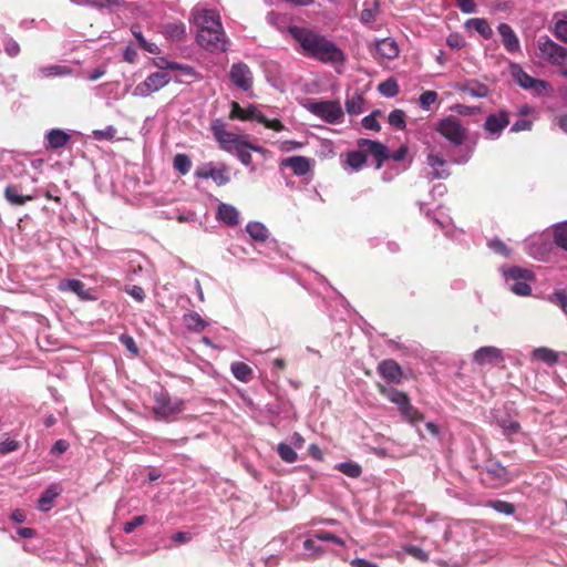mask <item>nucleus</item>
I'll return each instance as SVG.
<instances>
[{
	"label": "nucleus",
	"instance_id": "obj_1",
	"mask_svg": "<svg viewBox=\"0 0 567 567\" xmlns=\"http://www.w3.org/2000/svg\"><path fill=\"white\" fill-rule=\"evenodd\" d=\"M289 33L298 42L301 52L324 63L342 64L343 52L326 37L302 27H290Z\"/></svg>",
	"mask_w": 567,
	"mask_h": 567
},
{
	"label": "nucleus",
	"instance_id": "obj_2",
	"mask_svg": "<svg viewBox=\"0 0 567 567\" xmlns=\"http://www.w3.org/2000/svg\"><path fill=\"white\" fill-rule=\"evenodd\" d=\"M302 106L320 120L338 124L342 122L343 110L338 101H320L308 99L302 103Z\"/></svg>",
	"mask_w": 567,
	"mask_h": 567
},
{
	"label": "nucleus",
	"instance_id": "obj_3",
	"mask_svg": "<svg viewBox=\"0 0 567 567\" xmlns=\"http://www.w3.org/2000/svg\"><path fill=\"white\" fill-rule=\"evenodd\" d=\"M230 118L257 121L258 123L264 124L267 128L276 132H280L285 128L284 124L279 120H268L256 105L241 107L238 103L234 102L231 104Z\"/></svg>",
	"mask_w": 567,
	"mask_h": 567
},
{
	"label": "nucleus",
	"instance_id": "obj_4",
	"mask_svg": "<svg viewBox=\"0 0 567 567\" xmlns=\"http://www.w3.org/2000/svg\"><path fill=\"white\" fill-rule=\"evenodd\" d=\"M503 274L511 291L522 297L530 295L532 288L529 281L534 279V275L530 270L519 267H509L504 269Z\"/></svg>",
	"mask_w": 567,
	"mask_h": 567
},
{
	"label": "nucleus",
	"instance_id": "obj_5",
	"mask_svg": "<svg viewBox=\"0 0 567 567\" xmlns=\"http://www.w3.org/2000/svg\"><path fill=\"white\" fill-rule=\"evenodd\" d=\"M332 546H343V540L324 530L315 532L303 542V548L309 556H318L332 548Z\"/></svg>",
	"mask_w": 567,
	"mask_h": 567
},
{
	"label": "nucleus",
	"instance_id": "obj_6",
	"mask_svg": "<svg viewBox=\"0 0 567 567\" xmlns=\"http://www.w3.org/2000/svg\"><path fill=\"white\" fill-rule=\"evenodd\" d=\"M436 131L455 146L463 144L467 135L466 128L455 116H447L440 121Z\"/></svg>",
	"mask_w": 567,
	"mask_h": 567
},
{
	"label": "nucleus",
	"instance_id": "obj_7",
	"mask_svg": "<svg viewBox=\"0 0 567 567\" xmlns=\"http://www.w3.org/2000/svg\"><path fill=\"white\" fill-rule=\"evenodd\" d=\"M184 410V402L177 398H171L164 392L155 394L153 411L157 419L166 420Z\"/></svg>",
	"mask_w": 567,
	"mask_h": 567
},
{
	"label": "nucleus",
	"instance_id": "obj_8",
	"mask_svg": "<svg viewBox=\"0 0 567 567\" xmlns=\"http://www.w3.org/2000/svg\"><path fill=\"white\" fill-rule=\"evenodd\" d=\"M537 49L543 60L559 66L567 64V48L559 45L549 38L539 40Z\"/></svg>",
	"mask_w": 567,
	"mask_h": 567
},
{
	"label": "nucleus",
	"instance_id": "obj_9",
	"mask_svg": "<svg viewBox=\"0 0 567 567\" xmlns=\"http://www.w3.org/2000/svg\"><path fill=\"white\" fill-rule=\"evenodd\" d=\"M210 128L220 147L227 152H233L235 148L240 147L245 141L243 136L226 131L225 123L219 118L212 122Z\"/></svg>",
	"mask_w": 567,
	"mask_h": 567
},
{
	"label": "nucleus",
	"instance_id": "obj_10",
	"mask_svg": "<svg viewBox=\"0 0 567 567\" xmlns=\"http://www.w3.org/2000/svg\"><path fill=\"white\" fill-rule=\"evenodd\" d=\"M171 82V78L165 72L151 73L146 79L138 83L134 90L133 95L138 97H146L151 94L165 87Z\"/></svg>",
	"mask_w": 567,
	"mask_h": 567
},
{
	"label": "nucleus",
	"instance_id": "obj_11",
	"mask_svg": "<svg viewBox=\"0 0 567 567\" xmlns=\"http://www.w3.org/2000/svg\"><path fill=\"white\" fill-rule=\"evenodd\" d=\"M197 42L210 52L225 51L227 41L224 30L198 29Z\"/></svg>",
	"mask_w": 567,
	"mask_h": 567
},
{
	"label": "nucleus",
	"instance_id": "obj_12",
	"mask_svg": "<svg viewBox=\"0 0 567 567\" xmlns=\"http://www.w3.org/2000/svg\"><path fill=\"white\" fill-rule=\"evenodd\" d=\"M504 360L505 355L503 350L494 346L481 347L472 354L473 363L481 368L496 365Z\"/></svg>",
	"mask_w": 567,
	"mask_h": 567
},
{
	"label": "nucleus",
	"instance_id": "obj_13",
	"mask_svg": "<svg viewBox=\"0 0 567 567\" xmlns=\"http://www.w3.org/2000/svg\"><path fill=\"white\" fill-rule=\"evenodd\" d=\"M550 249L549 236L545 234L533 235L526 240L527 252L537 260H545Z\"/></svg>",
	"mask_w": 567,
	"mask_h": 567
},
{
	"label": "nucleus",
	"instance_id": "obj_14",
	"mask_svg": "<svg viewBox=\"0 0 567 567\" xmlns=\"http://www.w3.org/2000/svg\"><path fill=\"white\" fill-rule=\"evenodd\" d=\"M509 124L508 113L501 111L498 113L489 114L484 123V130L489 140L499 137L502 131Z\"/></svg>",
	"mask_w": 567,
	"mask_h": 567
},
{
	"label": "nucleus",
	"instance_id": "obj_15",
	"mask_svg": "<svg viewBox=\"0 0 567 567\" xmlns=\"http://www.w3.org/2000/svg\"><path fill=\"white\" fill-rule=\"evenodd\" d=\"M193 20L198 29H204L206 27L208 30H223L220 17L214 10L195 9L193 12Z\"/></svg>",
	"mask_w": 567,
	"mask_h": 567
},
{
	"label": "nucleus",
	"instance_id": "obj_16",
	"mask_svg": "<svg viewBox=\"0 0 567 567\" xmlns=\"http://www.w3.org/2000/svg\"><path fill=\"white\" fill-rule=\"evenodd\" d=\"M195 176L204 179L212 178L218 186L226 185L229 182L226 168L224 166L216 167L212 163L197 167Z\"/></svg>",
	"mask_w": 567,
	"mask_h": 567
},
{
	"label": "nucleus",
	"instance_id": "obj_17",
	"mask_svg": "<svg viewBox=\"0 0 567 567\" xmlns=\"http://www.w3.org/2000/svg\"><path fill=\"white\" fill-rule=\"evenodd\" d=\"M229 76L233 83L244 91L249 90L252 85L251 71L248 65L243 62L233 64Z\"/></svg>",
	"mask_w": 567,
	"mask_h": 567
},
{
	"label": "nucleus",
	"instance_id": "obj_18",
	"mask_svg": "<svg viewBox=\"0 0 567 567\" xmlns=\"http://www.w3.org/2000/svg\"><path fill=\"white\" fill-rule=\"evenodd\" d=\"M358 146L363 153H369L377 159V168H380L390 156L386 146L377 141L361 138L358 141Z\"/></svg>",
	"mask_w": 567,
	"mask_h": 567
},
{
	"label": "nucleus",
	"instance_id": "obj_19",
	"mask_svg": "<svg viewBox=\"0 0 567 567\" xmlns=\"http://www.w3.org/2000/svg\"><path fill=\"white\" fill-rule=\"evenodd\" d=\"M497 30L502 38L503 44L508 52L514 53L519 51V40L509 24L501 23Z\"/></svg>",
	"mask_w": 567,
	"mask_h": 567
},
{
	"label": "nucleus",
	"instance_id": "obj_20",
	"mask_svg": "<svg viewBox=\"0 0 567 567\" xmlns=\"http://www.w3.org/2000/svg\"><path fill=\"white\" fill-rule=\"evenodd\" d=\"M217 219L227 226H237L239 224V212L230 204L219 203L217 206Z\"/></svg>",
	"mask_w": 567,
	"mask_h": 567
},
{
	"label": "nucleus",
	"instance_id": "obj_21",
	"mask_svg": "<svg viewBox=\"0 0 567 567\" xmlns=\"http://www.w3.org/2000/svg\"><path fill=\"white\" fill-rule=\"evenodd\" d=\"M367 162V156L360 148L358 151L348 152L342 161V166L348 172L360 171Z\"/></svg>",
	"mask_w": 567,
	"mask_h": 567
},
{
	"label": "nucleus",
	"instance_id": "obj_22",
	"mask_svg": "<svg viewBox=\"0 0 567 567\" xmlns=\"http://www.w3.org/2000/svg\"><path fill=\"white\" fill-rule=\"evenodd\" d=\"M282 165L290 167L292 172L302 176L310 172L311 169V161L303 156H291L282 161Z\"/></svg>",
	"mask_w": 567,
	"mask_h": 567
},
{
	"label": "nucleus",
	"instance_id": "obj_23",
	"mask_svg": "<svg viewBox=\"0 0 567 567\" xmlns=\"http://www.w3.org/2000/svg\"><path fill=\"white\" fill-rule=\"evenodd\" d=\"M375 51L380 56L385 58L388 60L395 59L399 55L398 43L391 38H385L377 41Z\"/></svg>",
	"mask_w": 567,
	"mask_h": 567
},
{
	"label": "nucleus",
	"instance_id": "obj_24",
	"mask_svg": "<svg viewBox=\"0 0 567 567\" xmlns=\"http://www.w3.org/2000/svg\"><path fill=\"white\" fill-rule=\"evenodd\" d=\"M515 78L522 87L527 90H534L537 93L546 91V89L548 87V84L546 82L536 80L528 75L527 73L523 72L522 70L515 72Z\"/></svg>",
	"mask_w": 567,
	"mask_h": 567
},
{
	"label": "nucleus",
	"instance_id": "obj_25",
	"mask_svg": "<svg viewBox=\"0 0 567 567\" xmlns=\"http://www.w3.org/2000/svg\"><path fill=\"white\" fill-rule=\"evenodd\" d=\"M59 289L61 291H70L75 293L79 298L83 300L92 299V296L89 290L85 289L84 284L76 279H68L63 280L59 284Z\"/></svg>",
	"mask_w": 567,
	"mask_h": 567
},
{
	"label": "nucleus",
	"instance_id": "obj_26",
	"mask_svg": "<svg viewBox=\"0 0 567 567\" xmlns=\"http://www.w3.org/2000/svg\"><path fill=\"white\" fill-rule=\"evenodd\" d=\"M380 374L392 382H400L402 371L400 365L393 360H385L379 364Z\"/></svg>",
	"mask_w": 567,
	"mask_h": 567
},
{
	"label": "nucleus",
	"instance_id": "obj_27",
	"mask_svg": "<svg viewBox=\"0 0 567 567\" xmlns=\"http://www.w3.org/2000/svg\"><path fill=\"white\" fill-rule=\"evenodd\" d=\"M486 473L497 484H505L511 481L508 471L498 462H491L486 466Z\"/></svg>",
	"mask_w": 567,
	"mask_h": 567
},
{
	"label": "nucleus",
	"instance_id": "obj_28",
	"mask_svg": "<svg viewBox=\"0 0 567 567\" xmlns=\"http://www.w3.org/2000/svg\"><path fill=\"white\" fill-rule=\"evenodd\" d=\"M73 73V69L65 64H52L40 68L38 74L41 78L69 76Z\"/></svg>",
	"mask_w": 567,
	"mask_h": 567
},
{
	"label": "nucleus",
	"instance_id": "obj_29",
	"mask_svg": "<svg viewBox=\"0 0 567 567\" xmlns=\"http://www.w3.org/2000/svg\"><path fill=\"white\" fill-rule=\"evenodd\" d=\"M553 33L558 40L567 43V11L554 14Z\"/></svg>",
	"mask_w": 567,
	"mask_h": 567
},
{
	"label": "nucleus",
	"instance_id": "obj_30",
	"mask_svg": "<svg viewBox=\"0 0 567 567\" xmlns=\"http://www.w3.org/2000/svg\"><path fill=\"white\" fill-rule=\"evenodd\" d=\"M381 393L384 394L392 403L396 404L399 406L400 412H402L405 409V406L411 404L408 395L404 392L399 391L396 389H386L382 386Z\"/></svg>",
	"mask_w": 567,
	"mask_h": 567
},
{
	"label": "nucleus",
	"instance_id": "obj_31",
	"mask_svg": "<svg viewBox=\"0 0 567 567\" xmlns=\"http://www.w3.org/2000/svg\"><path fill=\"white\" fill-rule=\"evenodd\" d=\"M381 393L384 394L392 403L396 404L399 406L400 412H402L405 409V406L411 404L408 395L404 392L399 391L396 389H386L382 386Z\"/></svg>",
	"mask_w": 567,
	"mask_h": 567
},
{
	"label": "nucleus",
	"instance_id": "obj_32",
	"mask_svg": "<svg viewBox=\"0 0 567 567\" xmlns=\"http://www.w3.org/2000/svg\"><path fill=\"white\" fill-rule=\"evenodd\" d=\"M465 27L468 30H474L485 39L493 37V30L488 22L483 18H473L466 21Z\"/></svg>",
	"mask_w": 567,
	"mask_h": 567
},
{
	"label": "nucleus",
	"instance_id": "obj_33",
	"mask_svg": "<svg viewBox=\"0 0 567 567\" xmlns=\"http://www.w3.org/2000/svg\"><path fill=\"white\" fill-rule=\"evenodd\" d=\"M530 358L534 361H542L551 365L557 363L558 353L547 347H539L532 351Z\"/></svg>",
	"mask_w": 567,
	"mask_h": 567
},
{
	"label": "nucleus",
	"instance_id": "obj_34",
	"mask_svg": "<svg viewBox=\"0 0 567 567\" xmlns=\"http://www.w3.org/2000/svg\"><path fill=\"white\" fill-rule=\"evenodd\" d=\"M426 161L429 166L433 169L432 175L434 178H446L449 176V172L445 168L439 169L445 165V161L442 156L429 153Z\"/></svg>",
	"mask_w": 567,
	"mask_h": 567
},
{
	"label": "nucleus",
	"instance_id": "obj_35",
	"mask_svg": "<svg viewBox=\"0 0 567 567\" xmlns=\"http://www.w3.org/2000/svg\"><path fill=\"white\" fill-rule=\"evenodd\" d=\"M246 231L249 234L252 240L259 243L266 241L269 236L267 227L259 221H249L246 225Z\"/></svg>",
	"mask_w": 567,
	"mask_h": 567
},
{
	"label": "nucleus",
	"instance_id": "obj_36",
	"mask_svg": "<svg viewBox=\"0 0 567 567\" xmlns=\"http://www.w3.org/2000/svg\"><path fill=\"white\" fill-rule=\"evenodd\" d=\"M48 146L50 148H60L63 147L70 140V135L59 128H54L48 132L47 134Z\"/></svg>",
	"mask_w": 567,
	"mask_h": 567
},
{
	"label": "nucleus",
	"instance_id": "obj_37",
	"mask_svg": "<svg viewBox=\"0 0 567 567\" xmlns=\"http://www.w3.org/2000/svg\"><path fill=\"white\" fill-rule=\"evenodd\" d=\"M59 489L55 486H51L45 489L38 501V508L41 512H48L52 508L55 497L59 495Z\"/></svg>",
	"mask_w": 567,
	"mask_h": 567
},
{
	"label": "nucleus",
	"instance_id": "obj_38",
	"mask_svg": "<svg viewBox=\"0 0 567 567\" xmlns=\"http://www.w3.org/2000/svg\"><path fill=\"white\" fill-rule=\"evenodd\" d=\"M230 371H231L233 375L241 382L247 383L251 380L252 370L249 365H247L244 362L231 363Z\"/></svg>",
	"mask_w": 567,
	"mask_h": 567
},
{
	"label": "nucleus",
	"instance_id": "obj_39",
	"mask_svg": "<svg viewBox=\"0 0 567 567\" xmlns=\"http://www.w3.org/2000/svg\"><path fill=\"white\" fill-rule=\"evenodd\" d=\"M181 72V76L176 78L175 81L178 83H187L188 80H200L202 76L189 65L176 63V68Z\"/></svg>",
	"mask_w": 567,
	"mask_h": 567
},
{
	"label": "nucleus",
	"instance_id": "obj_40",
	"mask_svg": "<svg viewBox=\"0 0 567 567\" xmlns=\"http://www.w3.org/2000/svg\"><path fill=\"white\" fill-rule=\"evenodd\" d=\"M185 324L188 329L194 331H202L206 328L207 323L197 312H189L184 316Z\"/></svg>",
	"mask_w": 567,
	"mask_h": 567
},
{
	"label": "nucleus",
	"instance_id": "obj_41",
	"mask_svg": "<svg viewBox=\"0 0 567 567\" xmlns=\"http://www.w3.org/2000/svg\"><path fill=\"white\" fill-rule=\"evenodd\" d=\"M364 100L360 94H354L347 99L346 110L350 115H358L363 112Z\"/></svg>",
	"mask_w": 567,
	"mask_h": 567
},
{
	"label": "nucleus",
	"instance_id": "obj_42",
	"mask_svg": "<svg viewBox=\"0 0 567 567\" xmlns=\"http://www.w3.org/2000/svg\"><path fill=\"white\" fill-rule=\"evenodd\" d=\"M4 196L13 205H23L33 198L32 196L21 195L16 186H8L4 190Z\"/></svg>",
	"mask_w": 567,
	"mask_h": 567
},
{
	"label": "nucleus",
	"instance_id": "obj_43",
	"mask_svg": "<svg viewBox=\"0 0 567 567\" xmlns=\"http://www.w3.org/2000/svg\"><path fill=\"white\" fill-rule=\"evenodd\" d=\"M553 236L556 245L567 250V221L557 224L554 227Z\"/></svg>",
	"mask_w": 567,
	"mask_h": 567
},
{
	"label": "nucleus",
	"instance_id": "obj_44",
	"mask_svg": "<svg viewBox=\"0 0 567 567\" xmlns=\"http://www.w3.org/2000/svg\"><path fill=\"white\" fill-rule=\"evenodd\" d=\"M462 90L473 97H485L488 95V87L482 83H467Z\"/></svg>",
	"mask_w": 567,
	"mask_h": 567
},
{
	"label": "nucleus",
	"instance_id": "obj_45",
	"mask_svg": "<svg viewBox=\"0 0 567 567\" xmlns=\"http://www.w3.org/2000/svg\"><path fill=\"white\" fill-rule=\"evenodd\" d=\"M173 166L182 175H185L190 171L192 161L186 154H176L173 159Z\"/></svg>",
	"mask_w": 567,
	"mask_h": 567
},
{
	"label": "nucleus",
	"instance_id": "obj_46",
	"mask_svg": "<svg viewBox=\"0 0 567 567\" xmlns=\"http://www.w3.org/2000/svg\"><path fill=\"white\" fill-rule=\"evenodd\" d=\"M337 468L344 475L355 478L361 475V466L353 462H344L337 465Z\"/></svg>",
	"mask_w": 567,
	"mask_h": 567
},
{
	"label": "nucleus",
	"instance_id": "obj_47",
	"mask_svg": "<svg viewBox=\"0 0 567 567\" xmlns=\"http://www.w3.org/2000/svg\"><path fill=\"white\" fill-rule=\"evenodd\" d=\"M379 92L386 97H393L399 93V85L393 79H389L378 86Z\"/></svg>",
	"mask_w": 567,
	"mask_h": 567
},
{
	"label": "nucleus",
	"instance_id": "obj_48",
	"mask_svg": "<svg viewBox=\"0 0 567 567\" xmlns=\"http://www.w3.org/2000/svg\"><path fill=\"white\" fill-rule=\"evenodd\" d=\"M401 414L412 425H416L419 422L423 420V414L412 404L405 406Z\"/></svg>",
	"mask_w": 567,
	"mask_h": 567
},
{
	"label": "nucleus",
	"instance_id": "obj_49",
	"mask_svg": "<svg viewBox=\"0 0 567 567\" xmlns=\"http://www.w3.org/2000/svg\"><path fill=\"white\" fill-rule=\"evenodd\" d=\"M389 124L398 130L405 128V113L402 110H393L388 117Z\"/></svg>",
	"mask_w": 567,
	"mask_h": 567
},
{
	"label": "nucleus",
	"instance_id": "obj_50",
	"mask_svg": "<svg viewBox=\"0 0 567 567\" xmlns=\"http://www.w3.org/2000/svg\"><path fill=\"white\" fill-rule=\"evenodd\" d=\"M488 507H492L498 513L505 515H513L515 513V506L512 503L504 501H489L486 504Z\"/></svg>",
	"mask_w": 567,
	"mask_h": 567
},
{
	"label": "nucleus",
	"instance_id": "obj_51",
	"mask_svg": "<svg viewBox=\"0 0 567 567\" xmlns=\"http://www.w3.org/2000/svg\"><path fill=\"white\" fill-rule=\"evenodd\" d=\"M277 451L282 461L287 463H293L297 461V453L291 446L285 443H280L277 447Z\"/></svg>",
	"mask_w": 567,
	"mask_h": 567
},
{
	"label": "nucleus",
	"instance_id": "obj_52",
	"mask_svg": "<svg viewBox=\"0 0 567 567\" xmlns=\"http://www.w3.org/2000/svg\"><path fill=\"white\" fill-rule=\"evenodd\" d=\"M249 150H252V147L246 141H244L240 147L235 148V151L233 152L237 154L238 158L243 164L248 165L251 162V155Z\"/></svg>",
	"mask_w": 567,
	"mask_h": 567
},
{
	"label": "nucleus",
	"instance_id": "obj_53",
	"mask_svg": "<svg viewBox=\"0 0 567 567\" xmlns=\"http://www.w3.org/2000/svg\"><path fill=\"white\" fill-rule=\"evenodd\" d=\"M437 100V93L435 91H425L420 95V105L423 110H430L431 105Z\"/></svg>",
	"mask_w": 567,
	"mask_h": 567
},
{
	"label": "nucleus",
	"instance_id": "obj_54",
	"mask_svg": "<svg viewBox=\"0 0 567 567\" xmlns=\"http://www.w3.org/2000/svg\"><path fill=\"white\" fill-rule=\"evenodd\" d=\"M152 65L163 72L164 70H174L176 68V62L169 61L164 56H158L152 59Z\"/></svg>",
	"mask_w": 567,
	"mask_h": 567
},
{
	"label": "nucleus",
	"instance_id": "obj_55",
	"mask_svg": "<svg viewBox=\"0 0 567 567\" xmlns=\"http://www.w3.org/2000/svg\"><path fill=\"white\" fill-rule=\"evenodd\" d=\"M404 553L419 563H425L427 560V554L417 546H410L404 549Z\"/></svg>",
	"mask_w": 567,
	"mask_h": 567
},
{
	"label": "nucleus",
	"instance_id": "obj_56",
	"mask_svg": "<svg viewBox=\"0 0 567 567\" xmlns=\"http://www.w3.org/2000/svg\"><path fill=\"white\" fill-rule=\"evenodd\" d=\"M379 114V112H374L365 117L362 118V126L365 128V130H370V131H380V124L378 123L377 121V115Z\"/></svg>",
	"mask_w": 567,
	"mask_h": 567
},
{
	"label": "nucleus",
	"instance_id": "obj_57",
	"mask_svg": "<svg viewBox=\"0 0 567 567\" xmlns=\"http://www.w3.org/2000/svg\"><path fill=\"white\" fill-rule=\"evenodd\" d=\"M146 522L145 515L135 516L132 520L124 524V532L126 534L132 533L136 527L143 525Z\"/></svg>",
	"mask_w": 567,
	"mask_h": 567
},
{
	"label": "nucleus",
	"instance_id": "obj_58",
	"mask_svg": "<svg viewBox=\"0 0 567 567\" xmlns=\"http://www.w3.org/2000/svg\"><path fill=\"white\" fill-rule=\"evenodd\" d=\"M116 133L113 126H107L105 130H95L93 135L96 140H112Z\"/></svg>",
	"mask_w": 567,
	"mask_h": 567
},
{
	"label": "nucleus",
	"instance_id": "obj_59",
	"mask_svg": "<svg viewBox=\"0 0 567 567\" xmlns=\"http://www.w3.org/2000/svg\"><path fill=\"white\" fill-rule=\"evenodd\" d=\"M166 32L174 39H182L185 34V28L182 24H171L166 27Z\"/></svg>",
	"mask_w": 567,
	"mask_h": 567
},
{
	"label": "nucleus",
	"instance_id": "obj_60",
	"mask_svg": "<svg viewBox=\"0 0 567 567\" xmlns=\"http://www.w3.org/2000/svg\"><path fill=\"white\" fill-rule=\"evenodd\" d=\"M125 291L138 302H142L145 298L144 290L140 286H128Z\"/></svg>",
	"mask_w": 567,
	"mask_h": 567
},
{
	"label": "nucleus",
	"instance_id": "obj_61",
	"mask_svg": "<svg viewBox=\"0 0 567 567\" xmlns=\"http://www.w3.org/2000/svg\"><path fill=\"white\" fill-rule=\"evenodd\" d=\"M120 340H121V342L125 346V348L130 352H132L133 354H137L138 353L137 346H136L134 339L131 336L122 334L120 337Z\"/></svg>",
	"mask_w": 567,
	"mask_h": 567
},
{
	"label": "nucleus",
	"instance_id": "obj_62",
	"mask_svg": "<svg viewBox=\"0 0 567 567\" xmlns=\"http://www.w3.org/2000/svg\"><path fill=\"white\" fill-rule=\"evenodd\" d=\"M460 10L464 13L475 12L476 6L473 0H457Z\"/></svg>",
	"mask_w": 567,
	"mask_h": 567
},
{
	"label": "nucleus",
	"instance_id": "obj_63",
	"mask_svg": "<svg viewBox=\"0 0 567 567\" xmlns=\"http://www.w3.org/2000/svg\"><path fill=\"white\" fill-rule=\"evenodd\" d=\"M4 51L8 55L16 56L20 52V47L16 41L8 40L7 42H4Z\"/></svg>",
	"mask_w": 567,
	"mask_h": 567
},
{
	"label": "nucleus",
	"instance_id": "obj_64",
	"mask_svg": "<svg viewBox=\"0 0 567 567\" xmlns=\"http://www.w3.org/2000/svg\"><path fill=\"white\" fill-rule=\"evenodd\" d=\"M555 301L560 306L564 313L567 316V296L563 291H556L554 293Z\"/></svg>",
	"mask_w": 567,
	"mask_h": 567
}]
</instances>
